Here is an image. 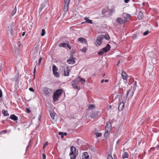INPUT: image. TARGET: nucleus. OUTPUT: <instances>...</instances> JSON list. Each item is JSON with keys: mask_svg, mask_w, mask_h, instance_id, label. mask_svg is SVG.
I'll return each instance as SVG.
<instances>
[{"mask_svg": "<svg viewBox=\"0 0 159 159\" xmlns=\"http://www.w3.org/2000/svg\"><path fill=\"white\" fill-rule=\"evenodd\" d=\"M157 149L159 150V145L158 146V148Z\"/></svg>", "mask_w": 159, "mask_h": 159, "instance_id": "62", "label": "nucleus"}, {"mask_svg": "<svg viewBox=\"0 0 159 159\" xmlns=\"http://www.w3.org/2000/svg\"><path fill=\"white\" fill-rule=\"evenodd\" d=\"M78 40L79 41L81 42L82 43L85 42L86 41L85 39L84 38L82 37L78 38Z\"/></svg>", "mask_w": 159, "mask_h": 159, "instance_id": "28", "label": "nucleus"}, {"mask_svg": "<svg viewBox=\"0 0 159 159\" xmlns=\"http://www.w3.org/2000/svg\"><path fill=\"white\" fill-rule=\"evenodd\" d=\"M25 32H23L22 34V36H24L25 35Z\"/></svg>", "mask_w": 159, "mask_h": 159, "instance_id": "55", "label": "nucleus"}, {"mask_svg": "<svg viewBox=\"0 0 159 159\" xmlns=\"http://www.w3.org/2000/svg\"><path fill=\"white\" fill-rule=\"evenodd\" d=\"M103 39V36L102 35H99L96 41V42L98 45H100L102 43V41Z\"/></svg>", "mask_w": 159, "mask_h": 159, "instance_id": "10", "label": "nucleus"}, {"mask_svg": "<svg viewBox=\"0 0 159 159\" xmlns=\"http://www.w3.org/2000/svg\"><path fill=\"white\" fill-rule=\"evenodd\" d=\"M10 26L8 27V29H9V30H10Z\"/></svg>", "mask_w": 159, "mask_h": 159, "instance_id": "60", "label": "nucleus"}, {"mask_svg": "<svg viewBox=\"0 0 159 159\" xmlns=\"http://www.w3.org/2000/svg\"><path fill=\"white\" fill-rule=\"evenodd\" d=\"M121 75L123 79L126 80H127V75L125 72L122 71V72Z\"/></svg>", "mask_w": 159, "mask_h": 159, "instance_id": "16", "label": "nucleus"}, {"mask_svg": "<svg viewBox=\"0 0 159 159\" xmlns=\"http://www.w3.org/2000/svg\"><path fill=\"white\" fill-rule=\"evenodd\" d=\"M134 89H129L127 92L126 97L127 98L129 97L128 98H131L134 94Z\"/></svg>", "mask_w": 159, "mask_h": 159, "instance_id": "4", "label": "nucleus"}, {"mask_svg": "<svg viewBox=\"0 0 159 159\" xmlns=\"http://www.w3.org/2000/svg\"><path fill=\"white\" fill-rule=\"evenodd\" d=\"M123 16L124 17V18L125 19V20L127 19L128 18H129L130 16V15L129 14H125L123 15Z\"/></svg>", "mask_w": 159, "mask_h": 159, "instance_id": "30", "label": "nucleus"}, {"mask_svg": "<svg viewBox=\"0 0 159 159\" xmlns=\"http://www.w3.org/2000/svg\"><path fill=\"white\" fill-rule=\"evenodd\" d=\"M45 34V30L44 29H43L42 30V33H41V35L42 36H43Z\"/></svg>", "mask_w": 159, "mask_h": 159, "instance_id": "32", "label": "nucleus"}, {"mask_svg": "<svg viewBox=\"0 0 159 159\" xmlns=\"http://www.w3.org/2000/svg\"><path fill=\"white\" fill-rule=\"evenodd\" d=\"M36 68L35 67L34 69V71H33V73H34V77H35V73L36 72Z\"/></svg>", "mask_w": 159, "mask_h": 159, "instance_id": "48", "label": "nucleus"}, {"mask_svg": "<svg viewBox=\"0 0 159 159\" xmlns=\"http://www.w3.org/2000/svg\"><path fill=\"white\" fill-rule=\"evenodd\" d=\"M10 118L14 121H16L18 119L17 117L14 114L11 115L10 116Z\"/></svg>", "mask_w": 159, "mask_h": 159, "instance_id": "15", "label": "nucleus"}, {"mask_svg": "<svg viewBox=\"0 0 159 159\" xmlns=\"http://www.w3.org/2000/svg\"><path fill=\"white\" fill-rule=\"evenodd\" d=\"M70 0H64L65 3L64 8V11H67L68 9L69 5Z\"/></svg>", "mask_w": 159, "mask_h": 159, "instance_id": "5", "label": "nucleus"}, {"mask_svg": "<svg viewBox=\"0 0 159 159\" xmlns=\"http://www.w3.org/2000/svg\"><path fill=\"white\" fill-rule=\"evenodd\" d=\"M67 135V133H64V135Z\"/></svg>", "mask_w": 159, "mask_h": 159, "instance_id": "59", "label": "nucleus"}, {"mask_svg": "<svg viewBox=\"0 0 159 159\" xmlns=\"http://www.w3.org/2000/svg\"><path fill=\"white\" fill-rule=\"evenodd\" d=\"M16 7H15V8L13 9L12 13V15H13L16 12Z\"/></svg>", "mask_w": 159, "mask_h": 159, "instance_id": "35", "label": "nucleus"}, {"mask_svg": "<svg viewBox=\"0 0 159 159\" xmlns=\"http://www.w3.org/2000/svg\"><path fill=\"white\" fill-rule=\"evenodd\" d=\"M126 20H125V18H124L123 16H122V17H118L116 19V22L120 24L125 23Z\"/></svg>", "mask_w": 159, "mask_h": 159, "instance_id": "6", "label": "nucleus"}, {"mask_svg": "<svg viewBox=\"0 0 159 159\" xmlns=\"http://www.w3.org/2000/svg\"><path fill=\"white\" fill-rule=\"evenodd\" d=\"M85 22H86V21H85V22H82V24H83V23H85Z\"/></svg>", "mask_w": 159, "mask_h": 159, "instance_id": "63", "label": "nucleus"}, {"mask_svg": "<svg viewBox=\"0 0 159 159\" xmlns=\"http://www.w3.org/2000/svg\"><path fill=\"white\" fill-rule=\"evenodd\" d=\"M95 134L97 137H100L102 136V134L100 133H96Z\"/></svg>", "mask_w": 159, "mask_h": 159, "instance_id": "34", "label": "nucleus"}, {"mask_svg": "<svg viewBox=\"0 0 159 159\" xmlns=\"http://www.w3.org/2000/svg\"><path fill=\"white\" fill-rule=\"evenodd\" d=\"M59 134L60 135H61V138H63L64 137V136L62 134V133L60 132L59 133Z\"/></svg>", "mask_w": 159, "mask_h": 159, "instance_id": "46", "label": "nucleus"}, {"mask_svg": "<svg viewBox=\"0 0 159 159\" xmlns=\"http://www.w3.org/2000/svg\"><path fill=\"white\" fill-rule=\"evenodd\" d=\"M43 7V5H42L41 7H40L39 8V10L40 11H42Z\"/></svg>", "mask_w": 159, "mask_h": 159, "instance_id": "50", "label": "nucleus"}, {"mask_svg": "<svg viewBox=\"0 0 159 159\" xmlns=\"http://www.w3.org/2000/svg\"><path fill=\"white\" fill-rule=\"evenodd\" d=\"M86 47H84L82 49V51L83 52H86Z\"/></svg>", "mask_w": 159, "mask_h": 159, "instance_id": "40", "label": "nucleus"}, {"mask_svg": "<svg viewBox=\"0 0 159 159\" xmlns=\"http://www.w3.org/2000/svg\"><path fill=\"white\" fill-rule=\"evenodd\" d=\"M67 62L70 64H72L75 63V58L73 57H70L67 61Z\"/></svg>", "mask_w": 159, "mask_h": 159, "instance_id": "9", "label": "nucleus"}, {"mask_svg": "<svg viewBox=\"0 0 159 159\" xmlns=\"http://www.w3.org/2000/svg\"><path fill=\"white\" fill-rule=\"evenodd\" d=\"M75 153H78V151H76V148L72 146L70 147V155L75 154Z\"/></svg>", "mask_w": 159, "mask_h": 159, "instance_id": "8", "label": "nucleus"}, {"mask_svg": "<svg viewBox=\"0 0 159 159\" xmlns=\"http://www.w3.org/2000/svg\"><path fill=\"white\" fill-rule=\"evenodd\" d=\"M46 155L44 154H43V159H46Z\"/></svg>", "mask_w": 159, "mask_h": 159, "instance_id": "45", "label": "nucleus"}, {"mask_svg": "<svg viewBox=\"0 0 159 159\" xmlns=\"http://www.w3.org/2000/svg\"><path fill=\"white\" fill-rule=\"evenodd\" d=\"M120 61H119L118 62H117V65H119V64H120Z\"/></svg>", "mask_w": 159, "mask_h": 159, "instance_id": "58", "label": "nucleus"}, {"mask_svg": "<svg viewBox=\"0 0 159 159\" xmlns=\"http://www.w3.org/2000/svg\"><path fill=\"white\" fill-rule=\"evenodd\" d=\"M104 75H105V74H104L103 75V76H104Z\"/></svg>", "mask_w": 159, "mask_h": 159, "instance_id": "64", "label": "nucleus"}, {"mask_svg": "<svg viewBox=\"0 0 159 159\" xmlns=\"http://www.w3.org/2000/svg\"><path fill=\"white\" fill-rule=\"evenodd\" d=\"M29 90L32 92H34V89L32 88H29Z\"/></svg>", "mask_w": 159, "mask_h": 159, "instance_id": "49", "label": "nucleus"}, {"mask_svg": "<svg viewBox=\"0 0 159 159\" xmlns=\"http://www.w3.org/2000/svg\"><path fill=\"white\" fill-rule=\"evenodd\" d=\"M43 91L46 96H49L51 92V89L48 88H45L44 89Z\"/></svg>", "mask_w": 159, "mask_h": 159, "instance_id": "11", "label": "nucleus"}, {"mask_svg": "<svg viewBox=\"0 0 159 159\" xmlns=\"http://www.w3.org/2000/svg\"><path fill=\"white\" fill-rule=\"evenodd\" d=\"M2 112L4 116H7L9 115L7 111V110H2Z\"/></svg>", "mask_w": 159, "mask_h": 159, "instance_id": "25", "label": "nucleus"}, {"mask_svg": "<svg viewBox=\"0 0 159 159\" xmlns=\"http://www.w3.org/2000/svg\"><path fill=\"white\" fill-rule=\"evenodd\" d=\"M2 92L1 89H0V98L2 97Z\"/></svg>", "mask_w": 159, "mask_h": 159, "instance_id": "44", "label": "nucleus"}, {"mask_svg": "<svg viewBox=\"0 0 159 159\" xmlns=\"http://www.w3.org/2000/svg\"><path fill=\"white\" fill-rule=\"evenodd\" d=\"M78 155V153H75V154L73 155H70V159H76V156Z\"/></svg>", "mask_w": 159, "mask_h": 159, "instance_id": "26", "label": "nucleus"}, {"mask_svg": "<svg viewBox=\"0 0 159 159\" xmlns=\"http://www.w3.org/2000/svg\"><path fill=\"white\" fill-rule=\"evenodd\" d=\"M67 48H69V49L70 50L71 49V47L70 46V45L69 44V46H67Z\"/></svg>", "mask_w": 159, "mask_h": 159, "instance_id": "54", "label": "nucleus"}, {"mask_svg": "<svg viewBox=\"0 0 159 159\" xmlns=\"http://www.w3.org/2000/svg\"><path fill=\"white\" fill-rule=\"evenodd\" d=\"M107 129H111V124L110 122H108L106 124L105 127V130H106Z\"/></svg>", "mask_w": 159, "mask_h": 159, "instance_id": "17", "label": "nucleus"}, {"mask_svg": "<svg viewBox=\"0 0 159 159\" xmlns=\"http://www.w3.org/2000/svg\"><path fill=\"white\" fill-rule=\"evenodd\" d=\"M143 17V13L141 12V11H139V15L138 16V18L139 20H141L142 19Z\"/></svg>", "mask_w": 159, "mask_h": 159, "instance_id": "21", "label": "nucleus"}, {"mask_svg": "<svg viewBox=\"0 0 159 159\" xmlns=\"http://www.w3.org/2000/svg\"><path fill=\"white\" fill-rule=\"evenodd\" d=\"M108 110H109L111 108V106L110 105L108 107H107Z\"/></svg>", "mask_w": 159, "mask_h": 159, "instance_id": "51", "label": "nucleus"}, {"mask_svg": "<svg viewBox=\"0 0 159 159\" xmlns=\"http://www.w3.org/2000/svg\"><path fill=\"white\" fill-rule=\"evenodd\" d=\"M104 81V80H102L101 81V83H102Z\"/></svg>", "mask_w": 159, "mask_h": 159, "instance_id": "56", "label": "nucleus"}, {"mask_svg": "<svg viewBox=\"0 0 159 159\" xmlns=\"http://www.w3.org/2000/svg\"><path fill=\"white\" fill-rule=\"evenodd\" d=\"M88 107L89 109L92 110L95 108V107L93 105L91 104Z\"/></svg>", "mask_w": 159, "mask_h": 159, "instance_id": "31", "label": "nucleus"}, {"mask_svg": "<svg viewBox=\"0 0 159 159\" xmlns=\"http://www.w3.org/2000/svg\"><path fill=\"white\" fill-rule=\"evenodd\" d=\"M98 112H97V111L95 113H94L93 112L90 115L91 117L92 118H94L96 117V116H97V115H98Z\"/></svg>", "mask_w": 159, "mask_h": 159, "instance_id": "22", "label": "nucleus"}, {"mask_svg": "<svg viewBox=\"0 0 159 159\" xmlns=\"http://www.w3.org/2000/svg\"><path fill=\"white\" fill-rule=\"evenodd\" d=\"M104 52H105L104 50H102L99 52L98 53V54L99 55H102Z\"/></svg>", "mask_w": 159, "mask_h": 159, "instance_id": "37", "label": "nucleus"}, {"mask_svg": "<svg viewBox=\"0 0 159 159\" xmlns=\"http://www.w3.org/2000/svg\"><path fill=\"white\" fill-rule=\"evenodd\" d=\"M30 142H31V140H30V141H29V144L27 147V149L29 147V146L30 145Z\"/></svg>", "mask_w": 159, "mask_h": 159, "instance_id": "52", "label": "nucleus"}, {"mask_svg": "<svg viewBox=\"0 0 159 159\" xmlns=\"http://www.w3.org/2000/svg\"><path fill=\"white\" fill-rule=\"evenodd\" d=\"M52 70L54 76L56 77H59V74L57 72L58 69L57 66L54 64L52 65Z\"/></svg>", "mask_w": 159, "mask_h": 159, "instance_id": "3", "label": "nucleus"}, {"mask_svg": "<svg viewBox=\"0 0 159 159\" xmlns=\"http://www.w3.org/2000/svg\"><path fill=\"white\" fill-rule=\"evenodd\" d=\"M85 82V80L84 79L78 77L72 82V85L74 89H79L80 83L83 84Z\"/></svg>", "mask_w": 159, "mask_h": 159, "instance_id": "1", "label": "nucleus"}, {"mask_svg": "<svg viewBox=\"0 0 159 159\" xmlns=\"http://www.w3.org/2000/svg\"><path fill=\"white\" fill-rule=\"evenodd\" d=\"M110 49V46L109 44H107V46L103 49V50L105 52H107Z\"/></svg>", "mask_w": 159, "mask_h": 159, "instance_id": "18", "label": "nucleus"}, {"mask_svg": "<svg viewBox=\"0 0 159 159\" xmlns=\"http://www.w3.org/2000/svg\"><path fill=\"white\" fill-rule=\"evenodd\" d=\"M62 92V90L60 89L57 90L54 92L53 98V101L57 102L58 101V98L61 96Z\"/></svg>", "mask_w": 159, "mask_h": 159, "instance_id": "2", "label": "nucleus"}, {"mask_svg": "<svg viewBox=\"0 0 159 159\" xmlns=\"http://www.w3.org/2000/svg\"><path fill=\"white\" fill-rule=\"evenodd\" d=\"M148 33H149V31H148V30H147L144 33H143V35L145 36V35H147Z\"/></svg>", "mask_w": 159, "mask_h": 159, "instance_id": "38", "label": "nucleus"}, {"mask_svg": "<svg viewBox=\"0 0 159 159\" xmlns=\"http://www.w3.org/2000/svg\"><path fill=\"white\" fill-rule=\"evenodd\" d=\"M136 86H137V82H136V81H135L134 82V86L133 87V89H134V90H135V89L136 88Z\"/></svg>", "mask_w": 159, "mask_h": 159, "instance_id": "39", "label": "nucleus"}, {"mask_svg": "<svg viewBox=\"0 0 159 159\" xmlns=\"http://www.w3.org/2000/svg\"><path fill=\"white\" fill-rule=\"evenodd\" d=\"M69 67H66V69H65L64 70V75L65 76H68L69 75L70 70L69 69Z\"/></svg>", "mask_w": 159, "mask_h": 159, "instance_id": "12", "label": "nucleus"}, {"mask_svg": "<svg viewBox=\"0 0 159 159\" xmlns=\"http://www.w3.org/2000/svg\"><path fill=\"white\" fill-rule=\"evenodd\" d=\"M144 4H145V3H144V2H143V3H142V5H144Z\"/></svg>", "mask_w": 159, "mask_h": 159, "instance_id": "61", "label": "nucleus"}, {"mask_svg": "<svg viewBox=\"0 0 159 159\" xmlns=\"http://www.w3.org/2000/svg\"><path fill=\"white\" fill-rule=\"evenodd\" d=\"M84 20H86V22L89 23L90 24H92L93 23L92 20L89 19L88 17H85L84 18Z\"/></svg>", "mask_w": 159, "mask_h": 159, "instance_id": "24", "label": "nucleus"}, {"mask_svg": "<svg viewBox=\"0 0 159 159\" xmlns=\"http://www.w3.org/2000/svg\"><path fill=\"white\" fill-rule=\"evenodd\" d=\"M103 38H104L108 40L110 38L109 35L108 34H106L105 35H102Z\"/></svg>", "mask_w": 159, "mask_h": 159, "instance_id": "29", "label": "nucleus"}, {"mask_svg": "<svg viewBox=\"0 0 159 159\" xmlns=\"http://www.w3.org/2000/svg\"><path fill=\"white\" fill-rule=\"evenodd\" d=\"M107 159H113L112 157L110 155H109L107 156Z\"/></svg>", "mask_w": 159, "mask_h": 159, "instance_id": "41", "label": "nucleus"}, {"mask_svg": "<svg viewBox=\"0 0 159 159\" xmlns=\"http://www.w3.org/2000/svg\"><path fill=\"white\" fill-rule=\"evenodd\" d=\"M102 13L103 15L107 17L111 16V14H110L108 11V9L107 8H104L102 11Z\"/></svg>", "mask_w": 159, "mask_h": 159, "instance_id": "7", "label": "nucleus"}, {"mask_svg": "<svg viewBox=\"0 0 159 159\" xmlns=\"http://www.w3.org/2000/svg\"><path fill=\"white\" fill-rule=\"evenodd\" d=\"M125 106V104L124 102H122L120 103L119 105L118 110L120 111H122Z\"/></svg>", "mask_w": 159, "mask_h": 159, "instance_id": "13", "label": "nucleus"}, {"mask_svg": "<svg viewBox=\"0 0 159 159\" xmlns=\"http://www.w3.org/2000/svg\"><path fill=\"white\" fill-rule=\"evenodd\" d=\"M42 58H40L39 59V61L38 63V66L40 64L41 61H42Z\"/></svg>", "mask_w": 159, "mask_h": 159, "instance_id": "42", "label": "nucleus"}, {"mask_svg": "<svg viewBox=\"0 0 159 159\" xmlns=\"http://www.w3.org/2000/svg\"><path fill=\"white\" fill-rule=\"evenodd\" d=\"M105 82H107L108 80H104Z\"/></svg>", "mask_w": 159, "mask_h": 159, "instance_id": "57", "label": "nucleus"}, {"mask_svg": "<svg viewBox=\"0 0 159 159\" xmlns=\"http://www.w3.org/2000/svg\"><path fill=\"white\" fill-rule=\"evenodd\" d=\"M10 33L12 35H13V34L14 33V31L12 29V26L11 25H10Z\"/></svg>", "mask_w": 159, "mask_h": 159, "instance_id": "33", "label": "nucleus"}, {"mask_svg": "<svg viewBox=\"0 0 159 159\" xmlns=\"http://www.w3.org/2000/svg\"><path fill=\"white\" fill-rule=\"evenodd\" d=\"M48 142H46L44 144L43 148H44L48 144Z\"/></svg>", "mask_w": 159, "mask_h": 159, "instance_id": "47", "label": "nucleus"}, {"mask_svg": "<svg viewBox=\"0 0 159 159\" xmlns=\"http://www.w3.org/2000/svg\"><path fill=\"white\" fill-rule=\"evenodd\" d=\"M129 154L127 152H125L123 155H122L123 158L124 159L125 158H127L128 157Z\"/></svg>", "mask_w": 159, "mask_h": 159, "instance_id": "27", "label": "nucleus"}, {"mask_svg": "<svg viewBox=\"0 0 159 159\" xmlns=\"http://www.w3.org/2000/svg\"><path fill=\"white\" fill-rule=\"evenodd\" d=\"M82 159H89V156L87 152L84 153L82 157Z\"/></svg>", "mask_w": 159, "mask_h": 159, "instance_id": "20", "label": "nucleus"}, {"mask_svg": "<svg viewBox=\"0 0 159 159\" xmlns=\"http://www.w3.org/2000/svg\"><path fill=\"white\" fill-rule=\"evenodd\" d=\"M129 0H124L125 2L126 3H128Z\"/></svg>", "mask_w": 159, "mask_h": 159, "instance_id": "53", "label": "nucleus"}, {"mask_svg": "<svg viewBox=\"0 0 159 159\" xmlns=\"http://www.w3.org/2000/svg\"><path fill=\"white\" fill-rule=\"evenodd\" d=\"M50 116L52 119H53L55 116V114L54 113H50Z\"/></svg>", "mask_w": 159, "mask_h": 159, "instance_id": "36", "label": "nucleus"}, {"mask_svg": "<svg viewBox=\"0 0 159 159\" xmlns=\"http://www.w3.org/2000/svg\"><path fill=\"white\" fill-rule=\"evenodd\" d=\"M111 130V129H107L106 130H105L104 136L105 137L107 136L109 134Z\"/></svg>", "mask_w": 159, "mask_h": 159, "instance_id": "19", "label": "nucleus"}, {"mask_svg": "<svg viewBox=\"0 0 159 159\" xmlns=\"http://www.w3.org/2000/svg\"><path fill=\"white\" fill-rule=\"evenodd\" d=\"M69 46L68 43H61L59 45V46L60 47H63L65 48H67V46Z\"/></svg>", "mask_w": 159, "mask_h": 159, "instance_id": "14", "label": "nucleus"}, {"mask_svg": "<svg viewBox=\"0 0 159 159\" xmlns=\"http://www.w3.org/2000/svg\"><path fill=\"white\" fill-rule=\"evenodd\" d=\"M26 111L27 113H30V110H29V109L28 108H26Z\"/></svg>", "mask_w": 159, "mask_h": 159, "instance_id": "43", "label": "nucleus"}, {"mask_svg": "<svg viewBox=\"0 0 159 159\" xmlns=\"http://www.w3.org/2000/svg\"><path fill=\"white\" fill-rule=\"evenodd\" d=\"M108 11L111 16L112 13H114L115 12V8L114 7H111L110 9H108Z\"/></svg>", "mask_w": 159, "mask_h": 159, "instance_id": "23", "label": "nucleus"}]
</instances>
